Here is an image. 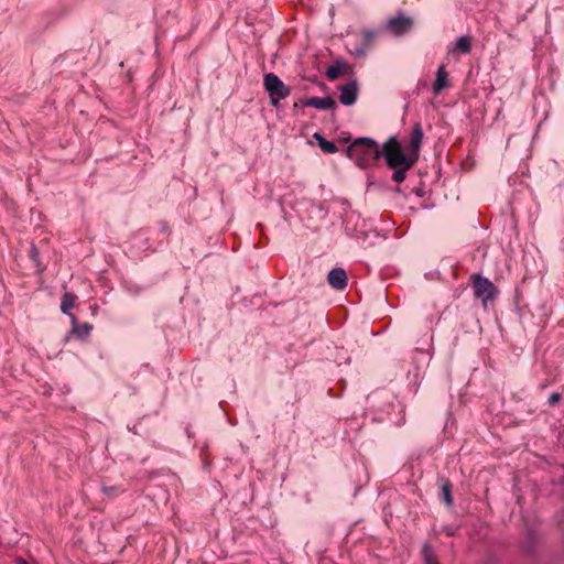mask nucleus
<instances>
[{
    "label": "nucleus",
    "mask_w": 564,
    "mask_h": 564,
    "mask_svg": "<svg viewBox=\"0 0 564 564\" xmlns=\"http://www.w3.org/2000/svg\"><path fill=\"white\" fill-rule=\"evenodd\" d=\"M380 149L371 138H357L346 149V153L359 167L367 169L379 161Z\"/></svg>",
    "instance_id": "obj_1"
},
{
    "label": "nucleus",
    "mask_w": 564,
    "mask_h": 564,
    "mask_svg": "<svg viewBox=\"0 0 564 564\" xmlns=\"http://www.w3.org/2000/svg\"><path fill=\"white\" fill-rule=\"evenodd\" d=\"M383 156L387 165L390 169H398L399 166H404L405 169H411L414 162L416 161V156L406 155L395 137H390L380 149V158Z\"/></svg>",
    "instance_id": "obj_2"
},
{
    "label": "nucleus",
    "mask_w": 564,
    "mask_h": 564,
    "mask_svg": "<svg viewBox=\"0 0 564 564\" xmlns=\"http://www.w3.org/2000/svg\"><path fill=\"white\" fill-rule=\"evenodd\" d=\"M263 86L269 95L270 104L275 108L279 107L280 101L285 99L291 93V89L274 73L264 75Z\"/></svg>",
    "instance_id": "obj_3"
},
{
    "label": "nucleus",
    "mask_w": 564,
    "mask_h": 564,
    "mask_svg": "<svg viewBox=\"0 0 564 564\" xmlns=\"http://www.w3.org/2000/svg\"><path fill=\"white\" fill-rule=\"evenodd\" d=\"M474 294L476 297L480 299L482 305L486 306L488 301L495 299L497 289L489 279L476 275L474 279Z\"/></svg>",
    "instance_id": "obj_4"
},
{
    "label": "nucleus",
    "mask_w": 564,
    "mask_h": 564,
    "mask_svg": "<svg viewBox=\"0 0 564 564\" xmlns=\"http://www.w3.org/2000/svg\"><path fill=\"white\" fill-rule=\"evenodd\" d=\"M411 26L412 19L402 14L389 18L386 23V29L395 36L405 34Z\"/></svg>",
    "instance_id": "obj_5"
},
{
    "label": "nucleus",
    "mask_w": 564,
    "mask_h": 564,
    "mask_svg": "<svg viewBox=\"0 0 564 564\" xmlns=\"http://www.w3.org/2000/svg\"><path fill=\"white\" fill-rule=\"evenodd\" d=\"M358 96V85L356 80H351L339 87V101L344 106H352Z\"/></svg>",
    "instance_id": "obj_6"
},
{
    "label": "nucleus",
    "mask_w": 564,
    "mask_h": 564,
    "mask_svg": "<svg viewBox=\"0 0 564 564\" xmlns=\"http://www.w3.org/2000/svg\"><path fill=\"white\" fill-rule=\"evenodd\" d=\"M301 102L305 107H312L319 110H334L337 107L336 101L329 96L303 98Z\"/></svg>",
    "instance_id": "obj_7"
},
{
    "label": "nucleus",
    "mask_w": 564,
    "mask_h": 564,
    "mask_svg": "<svg viewBox=\"0 0 564 564\" xmlns=\"http://www.w3.org/2000/svg\"><path fill=\"white\" fill-rule=\"evenodd\" d=\"M327 282L335 290H344L347 286V274L343 268H334L328 272Z\"/></svg>",
    "instance_id": "obj_8"
},
{
    "label": "nucleus",
    "mask_w": 564,
    "mask_h": 564,
    "mask_svg": "<svg viewBox=\"0 0 564 564\" xmlns=\"http://www.w3.org/2000/svg\"><path fill=\"white\" fill-rule=\"evenodd\" d=\"M376 39V32L371 30H367L362 33L360 43L356 45L354 51L351 52L354 55L360 57L365 55L367 50L372 45Z\"/></svg>",
    "instance_id": "obj_9"
},
{
    "label": "nucleus",
    "mask_w": 564,
    "mask_h": 564,
    "mask_svg": "<svg viewBox=\"0 0 564 564\" xmlns=\"http://www.w3.org/2000/svg\"><path fill=\"white\" fill-rule=\"evenodd\" d=\"M448 74L445 69L444 65L438 66L436 70V78L433 84V93L434 95H438L444 88L448 87Z\"/></svg>",
    "instance_id": "obj_10"
},
{
    "label": "nucleus",
    "mask_w": 564,
    "mask_h": 564,
    "mask_svg": "<svg viewBox=\"0 0 564 564\" xmlns=\"http://www.w3.org/2000/svg\"><path fill=\"white\" fill-rule=\"evenodd\" d=\"M423 140V130L419 122L414 123L410 135V150L417 158V151Z\"/></svg>",
    "instance_id": "obj_11"
},
{
    "label": "nucleus",
    "mask_w": 564,
    "mask_h": 564,
    "mask_svg": "<svg viewBox=\"0 0 564 564\" xmlns=\"http://www.w3.org/2000/svg\"><path fill=\"white\" fill-rule=\"evenodd\" d=\"M72 322V334H76L79 338H85L89 335L93 326L88 323H84L80 327L77 325V318L74 314H69Z\"/></svg>",
    "instance_id": "obj_12"
},
{
    "label": "nucleus",
    "mask_w": 564,
    "mask_h": 564,
    "mask_svg": "<svg viewBox=\"0 0 564 564\" xmlns=\"http://www.w3.org/2000/svg\"><path fill=\"white\" fill-rule=\"evenodd\" d=\"M314 139L317 140L318 145L324 153L333 154L338 151L337 145L330 141H327L322 134L315 133Z\"/></svg>",
    "instance_id": "obj_13"
},
{
    "label": "nucleus",
    "mask_w": 564,
    "mask_h": 564,
    "mask_svg": "<svg viewBox=\"0 0 564 564\" xmlns=\"http://www.w3.org/2000/svg\"><path fill=\"white\" fill-rule=\"evenodd\" d=\"M453 47H454V50H456L463 54H467L470 52V48H471L470 39L466 35H463L454 42Z\"/></svg>",
    "instance_id": "obj_14"
},
{
    "label": "nucleus",
    "mask_w": 564,
    "mask_h": 564,
    "mask_svg": "<svg viewBox=\"0 0 564 564\" xmlns=\"http://www.w3.org/2000/svg\"><path fill=\"white\" fill-rule=\"evenodd\" d=\"M345 64L336 61L326 72V76L329 80L337 79L344 72Z\"/></svg>",
    "instance_id": "obj_15"
},
{
    "label": "nucleus",
    "mask_w": 564,
    "mask_h": 564,
    "mask_svg": "<svg viewBox=\"0 0 564 564\" xmlns=\"http://www.w3.org/2000/svg\"><path fill=\"white\" fill-rule=\"evenodd\" d=\"M76 301V296L69 293H65L62 297L61 302V311L69 316V310L74 307Z\"/></svg>",
    "instance_id": "obj_16"
},
{
    "label": "nucleus",
    "mask_w": 564,
    "mask_h": 564,
    "mask_svg": "<svg viewBox=\"0 0 564 564\" xmlns=\"http://www.w3.org/2000/svg\"><path fill=\"white\" fill-rule=\"evenodd\" d=\"M441 495L447 506L453 505L451 484L448 480H444L441 487Z\"/></svg>",
    "instance_id": "obj_17"
},
{
    "label": "nucleus",
    "mask_w": 564,
    "mask_h": 564,
    "mask_svg": "<svg viewBox=\"0 0 564 564\" xmlns=\"http://www.w3.org/2000/svg\"><path fill=\"white\" fill-rule=\"evenodd\" d=\"M394 172L392 174V180L397 183H401L405 180L406 171L409 169H405L404 166H399L398 169H393Z\"/></svg>",
    "instance_id": "obj_18"
},
{
    "label": "nucleus",
    "mask_w": 564,
    "mask_h": 564,
    "mask_svg": "<svg viewBox=\"0 0 564 564\" xmlns=\"http://www.w3.org/2000/svg\"><path fill=\"white\" fill-rule=\"evenodd\" d=\"M422 555L426 564H433L435 562L433 550L429 544L423 545Z\"/></svg>",
    "instance_id": "obj_19"
},
{
    "label": "nucleus",
    "mask_w": 564,
    "mask_h": 564,
    "mask_svg": "<svg viewBox=\"0 0 564 564\" xmlns=\"http://www.w3.org/2000/svg\"><path fill=\"white\" fill-rule=\"evenodd\" d=\"M561 400V394L557 393V392H553L550 397H549V403L551 405H554L555 403H557L558 401Z\"/></svg>",
    "instance_id": "obj_20"
},
{
    "label": "nucleus",
    "mask_w": 564,
    "mask_h": 564,
    "mask_svg": "<svg viewBox=\"0 0 564 564\" xmlns=\"http://www.w3.org/2000/svg\"><path fill=\"white\" fill-rule=\"evenodd\" d=\"M160 227H161V232L164 234V235H169L170 230H169V226L166 223L162 221L160 224Z\"/></svg>",
    "instance_id": "obj_21"
},
{
    "label": "nucleus",
    "mask_w": 564,
    "mask_h": 564,
    "mask_svg": "<svg viewBox=\"0 0 564 564\" xmlns=\"http://www.w3.org/2000/svg\"><path fill=\"white\" fill-rule=\"evenodd\" d=\"M17 564H30L26 560L19 557L17 558Z\"/></svg>",
    "instance_id": "obj_22"
},
{
    "label": "nucleus",
    "mask_w": 564,
    "mask_h": 564,
    "mask_svg": "<svg viewBox=\"0 0 564 564\" xmlns=\"http://www.w3.org/2000/svg\"><path fill=\"white\" fill-rule=\"evenodd\" d=\"M109 490H112V488L104 487L105 492H108Z\"/></svg>",
    "instance_id": "obj_23"
}]
</instances>
